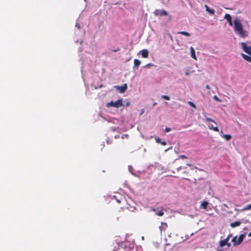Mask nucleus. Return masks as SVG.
Here are the masks:
<instances>
[{"instance_id":"4468645a","label":"nucleus","mask_w":251,"mask_h":251,"mask_svg":"<svg viewBox=\"0 0 251 251\" xmlns=\"http://www.w3.org/2000/svg\"><path fill=\"white\" fill-rule=\"evenodd\" d=\"M205 7L206 8V11H207L209 13V14L211 15L214 14L215 11L214 9H211L207 5H205Z\"/></svg>"},{"instance_id":"9d476101","label":"nucleus","mask_w":251,"mask_h":251,"mask_svg":"<svg viewBox=\"0 0 251 251\" xmlns=\"http://www.w3.org/2000/svg\"><path fill=\"white\" fill-rule=\"evenodd\" d=\"M116 88L117 89L120 91V93H124L127 88V86L126 84H124V85L121 86H116Z\"/></svg>"},{"instance_id":"f704fd0d","label":"nucleus","mask_w":251,"mask_h":251,"mask_svg":"<svg viewBox=\"0 0 251 251\" xmlns=\"http://www.w3.org/2000/svg\"><path fill=\"white\" fill-rule=\"evenodd\" d=\"M225 16H230L229 14H226Z\"/></svg>"},{"instance_id":"f257e3e1","label":"nucleus","mask_w":251,"mask_h":251,"mask_svg":"<svg viewBox=\"0 0 251 251\" xmlns=\"http://www.w3.org/2000/svg\"><path fill=\"white\" fill-rule=\"evenodd\" d=\"M234 31L240 37L245 38L248 36V31L244 30L241 21L237 19H236L234 21Z\"/></svg>"},{"instance_id":"f03ea898","label":"nucleus","mask_w":251,"mask_h":251,"mask_svg":"<svg viewBox=\"0 0 251 251\" xmlns=\"http://www.w3.org/2000/svg\"><path fill=\"white\" fill-rule=\"evenodd\" d=\"M206 122H208V126L209 129H212L215 131L218 132L219 128L217 126V123L211 118L207 117L205 118Z\"/></svg>"},{"instance_id":"72a5a7b5","label":"nucleus","mask_w":251,"mask_h":251,"mask_svg":"<svg viewBox=\"0 0 251 251\" xmlns=\"http://www.w3.org/2000/svg\"><path fill=\"white\" fill-rule=\"evenodd\" d=\"M130 105V103L129 102H127L126 105L129 106Z\"/></svg>"},{"instance_id":"a878e982","label":"nucleus","mask_w":251,"mask_h":251,"mask_svg":"<svg viewBox=\"0 0 251 251\" xmlns=\"http://www.w3.org/2000/svg\"><path fill=\"white\" fill-rule=\"evenodd\" d=\"M171 131V128L169 127H166L165 128V131L167 132H168Z\"/></svg>"},{"instance_id":"dca6fc26","label":"nucleus","mask_w":251,"mask_h":251,"mask_svg":"<svg viewBox=\"0 0 251 251\" xmlns=\"http://www.w3.org/2000/svg\"><path fill=\"white\" fill-rule=\"evenodd\" d=\"M242 57L246 60L250 62L251 63V56H248L247 55H246L244 53H242L241 54Z\"/></svg>"},{"instance_id":"79ce46f5","label":"nucleus","mask_w":251,"mask_h":251,"mask_svg":"<svg viewBox=\"0 0 251 251\" xmlns=\"http://www.w3.org/2000/svg\"><path fill=\"white\" fill-rule=\"evenodd\" d=\"M142 113H144V111H141Z\"/></svg>"},{"instance_id":"c03bdc74","label":"nucleus","mask_w":251,"mask_h":251,"mask_svg":"<svg viewBox=\"0 0 251 251\" xmlns=\"http://www.w3.org/2000/svg\"><path fill=\"white\" fill-rule=\"evenodd\" d=\"M84 1H86V0H84Z\"/></svg>"},{"instance_id":"5701e85b","label":"nucleus","mask_w":251,"mask_h":251,"mask_svg":"<svg viewBox=\"0 0 251 251\" xmlns=\"http://www.w3.org/2000/svg\"><path fill=\"white\" fill-rule=\"evenodd\" d=\"M155 140L156 142L157 143H160V142L161 141L160 138L158 137H156L155 138Z\"/></svg>"},{"instance_id":"a211bd4d","label":"nucleus","mask_w":251,"mask_h":251,"mask_svg":"<svg viewBox=\"0 0 251 251\" xmlns=\"http://www.w3.org/2000/svg\"><path fill=\"white\" fill-rule=\"evenodd\" d=\"M225 19L228 22L229 25H232V17H224Z\"/></svg>"},{"instance_id":"f8f14e48","label":"nucleus","mask_w":251,"mask_h":251,"mask_svg":"<svg viewBox=\"0 0 251 251\" xmlns=\"http://www.w3.org/2000/svg\"><path fill=\"white\" fill-rule=\"evenodd\" d=\"M241 224V222L240 221H235L234 222L231 223L230 226L232 228H234L235 227L240 226Z\"/></svg>"},{"instance_id":"58836bf2","label":"nucleus","mask_w":251,"mask_h":251,"mask_svg":"<svg viewBox=\"0 0 251 251\" xmlns=\"http://www.w3.org/2000/svg\"><path fill=\"white\" fill-rule=\"evenodd\" d=\"M128 136L127 134L125 135V137Z\"/></svg>"},{"instance_id":"a19ab883","label":"nucleus","mask_w":251,"mask_h":251,"mask_svg":"<svg viewBox=\"0 0 251 251\" xmlns=\"http://www.w3.org/2000/svg\"><path fill=\"white\" fill-rule=\"evenodd\" d=\"M142 113H144V111H141Z\"/></svg>"},{"instance_id":"393cba45","label":"nucleus","mask_w":251,"mask_h":251,"mask_svg":"<svg viewBox=\"0 0 251 251\" xmlns=\"http://www.w3.org/2000/svg\"><path fill=\"white\" fill-rule=\"evenodd\" d=\"M245 210L251 209V204H250L247 206V207L244 209Z\"/></svg>"},{"instance_id":"6e6552de","label":"nucleus","mask_w":251,"mask_h":251,"mask_svg":"<svg viewBox=\"0 0 251 251\" xmlns=\"http://www.w3.org/2000/svg\"><path fill=\"white\" fill-rule=\"evenodd\" d=\"M168 228V224L166 223L161 222V225L159 226L160 233L161 234L163 231H165Z\"/></svg>"},{"instance_id":"412c9836","label":"nucleus","mask_w":251,"mask_h":251,"mask_svg":"<svg viewBox=\"0 0 251 251\" xmlns=\"http://www.w3.org/2000/svg\"><path fill=\"white\" fill-rule=\"evenodd\" d=\"M224 137L228 141L231 138V136L229 134H226L224 135Z\"/></svg>"},{"instance_id":"2f4dec72","label":"nucleus","mask_w":251,"mask_h":251,"mask_svg":"<svg viewBox=\"0 0 251 251\" xmlns=\"http://www.w3.org/2000/svg\"><path fill=\"white\" fill-rule=\"evenodd\" d=\"M76 25V26H77V27H78V28L79 29L80 28V26H79L78 25L76 24V25Z\"/></svg>"},{"instance_id":"e433bc0d","label":"nucleus","mask_w":251,"mask_h":251,"mask_svg":"<svg viewBox=\"0 0 251 251\" xmlns=\"http://www.w3.org/2000/svg\"><path fill=\"white\" fill-rule=\"evenodd\" d=\"M187 165L189 166H191V164H187Z\"/></svg>"},{"instance_id":"bb28decb","label":"nucleus","mask_w":251,"mask_h":251,"mask_svg":"<svg viewBox=\"0 0 251 251\" xmlns=\"http://www.w3.org/2000/svg\"><path fill=\"white\" fill-rule=\"evenodd\" d=\"M160 144H161L163 146H165L167 144L165 141H161Z\"/></svg>"},{"instance_id":"b1692460","label":"nucleus","mask_w":251,"mask_h":251,"mask_svg":"<svg viewBox=\"0 0 251 251\" xmlns=\"http://www.w3.org/2000/svg\"><path fill=\"white\" fill-rule=\"evenodd\" d=\"M213 99H214L215 100H216V101H217L221 102V100L220 99H219L218 98V97L217 96H214L213 97Z\"/></svg>"},{"instance_id":"ddd939ff","label":"nucleus","mask_w":251,"mask_h":251,"mask_svg":"<svg viewBox=\"0 0 251 251\" xmlns=\"http://www.w3.org/2000/svg\"><path fill=\"white\" fill-rule=\"evenodd\" d=\"M190 52L191 57L194 59L196 60L197 57L195 54V49L192 47H190Z\"/></svg>"},{"instance_id":"4be33fe9","label":"nucleus","mask_w":251,"mask_h":251,"mask_svg":"<svg viewBox=\"0 0 251 251\" xmlns=\"http://www.w3.org/2000/svg\"><path fill=\"white\" fill-rule=\"evenodd\" d=\"M162 98L166 100H170V97L166 95H163Z\"/></svg>"},{"instance_id":"c85d7f7f","label":"nucleus","mask_w":251,"mask_h":251,"mask_svg":"<svg viewBox=\"0 0 251 251\" xmlns=\"http://www.w3.org/2000/svg\"><path fill=\"white\" fill-rule=\"evenodd\" d=\"M153 66V64L150 63V64H147L145 67H150V66Z\"/></svg>"},{"instance_id":"c756f323","label":"nucleus","mask_w":251,"mask_h":251,"mask_svg":"<svg viewBox=\"0 0 251 251\" xmlns=\"http://www.w3.org/2000/svg\"><path fill=\"white\" fill-rule=\"evenodd\" d=\"M180 158H186V156L184 155H181L179 156Z\"/></svg>"},{"instance_id":"2eb2a0df","label":"nucleus","mask_w":251,"mask_h":251,"mask_svg":"<svg viewBox=\"0 0 251 251\" xmlns=\"http://www.w3.org/2000/svg\"><path fill=\"white\" fill-rule=\"evenodd\" d=\"M208 205V202L207 201H203L201 204V208L205 209Z\"/></svg>"},{"instance_id":"39448f33","label":"nucleus","mask_w":251,"mask_h":251,"mask_svg":"<svg viewBox=\"0 0 251 251\" xmlns=\"http://www.w3.org/2000/svg\"><path fill=\"white\" fill-rule=\"evenodd\" d=\"M107 105L115 107L117 108L120 107L123 105L122 100H118L115 102L111 101L110 102L107 104Z\"/></svg>"},{"instance_id":"aec40b11","label":"nucleus","mask_w":251,"mask_h":251,"mask_svg":"<svg viewBox=\"0 0 251 251\" xmlns=\"http://www.w3.org/2000/svg\"><path fill=\"white\" fill-rule=\"evenodd\" d=\"M187 103L190 106L194 108V109H196V106L193 102L189 101L187 102Z\"/></svg>"},{"instance_id":"423d86ee","label":"nucleus","mask_w":251,"mask_h":251,"mask_svg":"<svg viewBox=\"0 0 251 251\" xmlns=\"http://www.w3.org/2000/svg\"><path fill=\"white\" fill-rule=\"evenodd\" d=\"M152 210L155 212L156 215L162 216L164 215L165 210L161 207H157L156 208H153Z\"/></svg>"},{"instance_id":"1a4fd4ad","label":"nucleus","mask_w":251,"mask_h":251,"mask_svg":"<svg viewBox=\"0 0 251 251\" xmlns=\"http://www.w3.org/2000/svg\"><path fill=\"white\" fill-rule=\"evenodd\" d=\"M154 14L155 16H166L167 15V12L164 10L158 9L155 11Z\"/></svg>"},{"instance_id":"f3484780","label":"nucleus","mask_w":251,"mask_h":251,"mask_svg":"<svg viewBox=\"0 0 251 251\" xmlns=\"http://www.w3.org/2000/svg\"><path fill=\"white\" fill-rule=\"evenodd\" d=\"M140 64H141V62L139 60H138L137 59H135L134 60V67H135L137 68H138V67L140 66Z\"/></svg>"},{"instance_id":"6ab92c4d","label":"nucleus","mask_w":251,"mask_h":251,"mask_svg":"<svg viewBox=\"0 0 251 251\" xmlns=\"http://www.w3.org/2000/svg\"><path fill=\"white\" fill-rule=\"evenodd\" d=\"M177 33L179 34L185 35L186 36H190V34L188 32H186V31H179V32H178Z\"/></svg>"},{"instance_id":"37998d69","label":"nucleus","mask_w":251,"mask_h":251,"mask_svg":"<svg viewBox=\"0 0 251 251\" xmlns=\"http://www.w3.org/2000/svg\"><path fill=\"white\" fill-rule=\"evenodd\" d=\"M172 147H171V148H169V149H172Z\"/></svg>"},{"instance_id":"7c9ffc66","label":"nucleus","mask_w":251,"mask_h":251,"mask_svg":"<svg viewBox=\"0 0 251 251\" xmlns=\"http://www.w3.org/2000/svg\"><path fill=\"white\" fill-rule=\"evenodd\" d=\"M205 88L206 89H210V87L208 85H207L206 86H205Z\"/></svg>"},{"instance_id":"ea45409f","label":"nucleus","mask_w":251,"mask_h":251,"mask_svg":"<svg viewBox=\"0 0 251 251\" xmlns=\"http://www.w3.org/2000/svg\"><path fill=\"white\" fill-rule=\"evenodd\" d=\"M128 136L127 134L125 135V137Z\"/></svg>"},{"instance_id":"9b49d317","label":"nucleus","mask_w":251,"mask_h":251,"mask_svg":"<svg viewBox=\"0 0 251 251\" xmlns=\"http://www.w3.org/2000/svg\"><path fill=\"white\" fill-rule=\"evenodd\" d=\"M142 56L143 58H148L149 56V51L146 49H144L141 51Z\"/></svg>"},{"instance_id":"20e7f679","label":"nucleus","mask_w":251,"mask_h":251,"mask_svg":"<svg viewBox=\"0 0 251 251\" xmlns=\"http://www.w3.org/2000/svg\"><path fill=\"white\" fill-rule=\"evenodd\" d=\"M241 45L243 51L251 55V46H248L245 42H241Z\"/></svg>"},{"instance_id":"473e14b6","label":"nucleus","mask_w":251,"mask_h":251,"mask_svg":"<svg viewBox=\"0 0 251 251\" xmlns=\"http://www.w3.org/2000/svg\"><path fill=\"white\" fill-rule=\"evenodd\" d=\"M189 73L188 72L185 73V75H189Z\"/></svg>"},{"instance_id":"cd10ccee","label":"nucleus","mask_w":251,"mask_h":251,"mask_svg":"<svg viewBox=\"0 0 251 251\" xmlns=\"http://www.w3.org/2000/svg\"><path fill=\"white\" fill-rule=\"evenodd\" d=\"M231 236H232V235H231V234H229V235L227 236V237L226 238V239H227V241L228 242V241H229V239H230V238L231 237Z\"/></svg>"},{"instance_id":"0eeeda50","label":"nucleus","mask_w":251,"mask_h":251,"mask_svg":"<svg viewBox=\"0 0 251 251\" xmlns=\"http://www.w3.org/2000/svg\"><path fill=\"white\" fill-rule=\"evenodd\" d=\"M219 245L220 247L221 248H223L226 245H227L228 247H230L231 244L229 243H228V242L227 241V239H225L224 240H221L219 241Z\"/></svg>"},{"instance_id":"4c0bfd02","label":"nucleus","mask_w":251,"mask_h":251,"mask_svg":"<svg viewBox=\"0 0 251 251\" xmlns=\"http://www.w3.org/2000/svg\"><path fill=\"white\" fill-rule=\"evenodd\" d=\"M251 236V232H250L249 234V236Z\"/></svg>"},{"instance_id":"c9c22d12","label":"nucleus","mask_w":251,"mask_h":251,"mask_svg":"<svg viewBox=\"0 0 251 251\" xmlns=\"http://www.w3.org/2000/svg\"><path fill=\"white\" fill-rule=\"evenodd\" d=\"M181 167H179L178 168H177V171H179L181 169Z\"/></svg>"},{"instance_id":"7ed1b4c3","label":"nucleus","mask_w":251,"mask_h":251,"mask_svg":"<svg viewBox=\"0 0 251 251\" xmlns=\"http://www.w3.org/2000/svg\"><path fill=\"white\" fill-rule=\"evenodd\" d=\"M244 237L245 235L244 234H241L238 237L237 236L234 237L231 241L233 242L234 246H238L241 244Z\"/></svg>"}]
</instances>
